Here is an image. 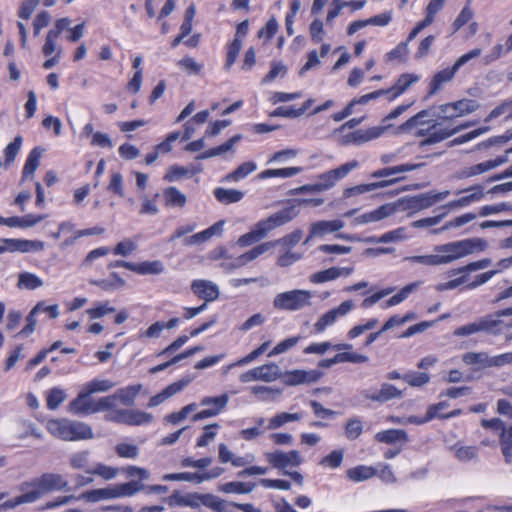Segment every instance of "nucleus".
Wrapping results in <instances>:
<instances>
[{
	"mask_svg": "<svg viewBox=\"0 0 512 512\" xmlns=\"http://www.w3.org/2000/svg\"><path fill=\"white\" fill-rule=\"evenodd\" d=\"M298 215L296 206L285 207L280 211L270 215L266 219L259 221L254 228L240 236L236 242L239 247H247L265 238L269 232L277 227L283 226L293 220Z\"/></svg>",
	"mask_w": 512,
	"mask_h": 512,
	"instance_id": "nucleus-1",
	"label": "nucleus"
},
{
	"mask_svg": "<svg viewBox=\"0 0 512 512\" xmlns=\"http://www.w3.org/2000/svg\"><path fill=\"white\" fill-rule=\"evenodd\" d=\"M68 482L57 473H44L31 482L23 483L21 490L26 491L17 497L15 504L32 503L42 497L45 493L55 490H65Z\"/></svg>",
	"mask_w": 512,
	"mask_h": 512,
	"instance_id": "nucleus-2",
	"label": "nucleus"
},
{
	"mask_svg": "<svg viewBox=\"0 0 512 512\" xmlns=\"http://www.w3.org/2000/svg\"><path fill=\"white\" fill-rule=\"evenodd\" d=\"M47 430L63 441L87 440L94 437L92 428L88 424L66 418L49 420Z\"/></svg>",
	"mask_w": 512,
	"mask_h": 512,
	"instance_id": "nucleus-3",
	"label": "nucleus"
},
{
	"mask_svg": "<svg viewBox=\"0 0 512 512\" xmlns=\"http://www.w3.org/2000/svg\"><path fill=\"white\" fill-rule=\"evenodd\" d=\"M487 247L488 243L485 239L468 238L443 244L437 250L449 253L451 262H453L467 255L485 251Z\"/></svg>",
	"mask_w": 512,
	"mask_h": 512,
	"instance_id": "nucleus-4",
	"label": "nucleus"
},
{
	"mask_svg": "<svg viewBox=\"0 0 512 512\" xmlns=\"http://www.w3.org/2000/svg\"><path fill=\"white\" fill-rule=\"evenodd\" d=\"M449 193V191H442L439 193L426 192L412 197L398 199L396 202L391 203V205L395 206V212L398 210L419 211L429 208L435 203L445 199Z\"/></svg>",
	"mask_w": 512,
	"mask_h": 512,
	"instance_id": "nucleus-5",
	"label": "nucleus"
},
{
	"mask_svg": "<svg viewBox=\"0 0 512 512\" xmlns=\"http://www.w3.org/2000/svg\"><path fill=\"white\" fill-rule=\"evenodd\" d=\"M481 53L482 50L480 48H475L469 51L468 53L462 55L460 58H458L451 68H446L437 72L430 82V90L428 92V95L431 96L436 94L441 89V86L444 83L449 82L453 79L454 75L461 66L466 64L471 59L477 58L478 56L481 55Z\"/></svg>",
	"mask_w": 512,
	"mask_h": 512,
	"instance_id": "nucleus-6",
	"label": "nucleus"
},
{
	"mask_svg": "<svg viewBox=\"0 0 512 512\" xmlns=\"http://www.w3.org/2000/svg\"><path fill=\"white\" fill-rule=\"evenodd\" d=\"M312 294L307 290H292L278 294L273 301L276 309L300 310L311 304Z\"/></svg>",
	"mask_w": 512,
	"mask_h": 512,
	"instance_id": "nucleus-7",
	"label": "nucleus"
},
{
	"mask_svg": "<svg viewBox=\"0 0 512 512\" xmlns=\"http://www.w3.org/2000/svg\"><path fill=\"white\" fill-rule=\"evenodd\" d=\"M105 419L115 423L138 426L152 422L153 416L140 410L118 409L107 414Z\"/></svg>",
	"mask_w": 512,
	"mask_h": 512,
	"instance_id": "nucleus-8",
	"label": "nucleus"
},
{
	"mask_svg": "<svg viewBox=\"0 0 512 512\" xmlns=\"http://www.w3.org/2000/svg\"><path fill=\"white\" fill-rule=\"evenodd\" d=\"M280 377L281 370L279 366L275 363H268L242 373L240 375V381L242 383H248L252 381L272 382L276 379H279Z\"/></svg>",
	"mask_w": 512,
	"mask_h": 512,
	"instance_id": "nucleus-9",
	"label": "nucleus"
},
{
	"mask_svg": "<svg viewBox=\"0 0 512 512\" xmlns=\"http://www.w3.org/2000/svg\"><path fill=\"white\" fill-rule=\"evenodd\" d=\"M322 376L323 373L319 370H292L281 373L280 378L286 386H296L317 382Z\"/></svg>",
	"mask_w": 512,
	"mask_h": 512,
	"instance_id": "nucleus-10",
	"label": "nucleus"
},
{
	"mask_svg": "<svg viewBox=\"0 0 512 512\" xmlns=\"http://www.w3.org/2000/svg\"><path fill=\"white\" fill-rule=\"evenodd\" d=\"M268 462L277 469H283L285 467H297L303 459L297 450H291L289 452H283L280 450L269 452L265 454Z\"/></svg>",
	"mask_w": 512,
	"mask_h": 512,
	"instance_id": "nucleus-11",
	"label": "nucleus"
},
{
	"mask_svg": "<svg viewBox=\"0 0 512 512\" xmlns=\"http://www.w3.org/2000/svg\"><path fill=\"white\" fill-rule=\"evenodd\" d=\"M354 308L352 300H346L342 302L338 307L333 308L324 313L314 324V328L317 332H323L327 326L332 325L336 322L338 317L345 316Z\"/></svg>",
	"mask_w": 512,
	"mask_h": 512,
	"instance_id": "nucleus-12",
	"label": "nucleus"
},
{
	"mask_svg": "<svg viewBox=\"0 0 512 512\" xmlns=\"http://www.w3.org/2000/svg\"><path fill=\"white\" fill-rule=\"evenodd\" d=\"M391 125L386 126H376L369 128L367 130H357L351 133L344 135L340 144L349 145V144H362L368 142L370 140L376 139L380 137L386 129H388Z\"/></svg>",
	"mask_w": 512,
	"mask_h": 512,
	"instance_id": "nucleus-13",
	"label": "nucleus"
},
{
	"mask_svg": "<svg viewBox=\"0 0 512 512\" xmlns=\"http://www.w3.org/2000/svg\"><path fill=\"white\" fill-rule=\"evenodd\" d=\"M359 165L358 161L352 160L347 162L335 169L324 172L318 176V179L322 187H325V191L332 188L336 182L343 179L349 172L357 168Z\"/></svg>",
	"mask_w": 512,
	"mask_h": 512,
	"instance_id": "nucleus-14",
	"label": "nucleus"
},
{
	"mask_svg": "<svg viewBox=\"0 0 512 512\" xmlns=\"http://www.w3.org/2000/svg\"><path fill=\"white\" fill-rule=\"evenodd\" d=\"M478 108L479 103L474 99H461L459 101L446 103L440 106L442 113H447V110H453V113L444 117L446 120L470 114L476 111Z\"/></svg>",
	"mask_w": 512,
	"mask_h": 512,
	"instance_id": "nucleus-15",
	"label": "nucleus"
},
{
	"mask_svg": "<svg viewBox=\"0 0 512 512\" xmlns=\"http://www.w3.org/2000/svg\"><path fill=\"white\" fill-rule=\"evenodd\" d=\"M227 394H222L217 397H204L201 400L202 406H210V404H214V408L204 409L195 415L192 416V421H199L205 418L214 417L218 415L227 405L228 403Z\"/></svg>",
	"mask_w": 512,
	"mask_h": 512,
	"instance_id": "nucleus-16",
	"label": "nucleus"
},
{
	"mask_svg": "<svg viewBox=\"0 0 512 512\" xmlns=\"http://www.w3.org/2000/svg\"><path fill=\"white\" fill-rule=\"evenodd\" d=\"M69 411L74 415H88L98 412L97 401L90 398V395L81 391L68 406Z\"/></svg>",
	"mask_w": 512,
	"mask_h": 512,
	"instance_id": "nucleus-17",
	"label": "nucleus"
},
{
	"mask_svg": "<svg viewBox=\"0 0 512 512\" xmlns=\"http://www.w3.org/2000/svg\"><path fill=\"white\" fill-rule=\"evenodd\" d=\"M361 395L366 400L385 403L393 399H400L403 395V392L390 383H383L378 392L372 393L369 390H364L361 392Z\"/></svg>",
	"mask_w": 512,
	"mask_h": 512,
	"instance_id": "nucleus-18",
	"label": "nucleus"
},
{
	"mask_svg": "<svg viewBox=\"0 0 512 512\" xmlns=\"http://www.w3.org/2000/svg\"><path fill=\"white\" fill-rule=\"evenodd\" d=\"M508 161L507 156H498L495 159L488 160L477 165L466 167L457 173V178H469L475 175L482 174L486 171L492 170Z\"/></svg>",
	"mask_w": 512,
	"mask_h": 512,
	"instance_id": "nucleus-19",
	"label": "nucleus"
},
{
	"mask_svg": "<svg viewBox=\"0 0 512 512\" xmlns=\"http://www.w3.org/2000/svg\"><path fill=\"white\" fill-rule=\"evenodd\" d=\"M403 179H404V177H398V178H394V179H390V180H381V181L373 182V183H369V184H360V185H357L354 187H349L343 191V197L349 198V197H352V196H355L358 194H364L367 192L374 191L376 189L385 188V187L393 185Z\"/></svg>",
	"mask_w": 512,
	"mask_h": 512,
	"instance_id": "nucleus-20",
	"label": "nucleus"
},
{
	"mask_svg": "<svg viewBox=\"0 0 512 512\" xmlns=\"http://www.w3.org/2000/svg\"><path fill=\"white\" fill-rule=\"evenodd\" d=\"M440 246L441 245H438L434 248V251L436 252L435 254L411 256L407 259L411 262L420 263L427 266H439L452 263L449 253L440 252L437 250Z\"/></svg>",
	"mask_w": 512,
	"mask_h": 512,
	"instance_id": "nucleus-21",
	"label": "nucleus"
},
{
	"mask_svg": "<svg viewBox=\"0 0 512 512\" xmlns=\"http://www.w3.org/2000/svg\"><path fill=\"white\" fill-rule=\"evenodd\" d=\"M395 213V206L391 205V203L384 204L377 209L362 214L354 219V222L357 224H366L369 222H377L382 219H385L392 214Z\"/></svg>",
	"mask_w": 512,
	"mask_h": 512,
	"instance_id": "nucleus-22",
	"label": "nucleus"
},
{
	"mask_svg": "<svg viewBox=\"0 0 512 512\" xmlns=\"http://www.w3.org/2000/svg\"><path fill=\"white\" fill-rule=\"evenodd\" d=\"M266 252H267V246L260 244L256 247L252 248L248 252L240 255L233 262L223 263L222 267L226 270H233V269L240 268V267L246 265L248 262L255 260L256 258H258L259 256L263 255Z\"/></svg>",
	"mask_w": 512,
	"mask_h": 512,
	"instance_id": "nucleus-23",
	"label": "nucleus"
},
{
	"mask_svg": "<svg viewBox=\"0 0 512 512\" xmlns=\"http://www.w3.org/2000/svg\"><path fill=\"white\" fill-rule=\"evenodd\" d=\"M469 191H474V192L467 196H463L457 200H453V201L449 202L447 205H444L442 208L443 209H454L457 207H464V206H467L468 204H470L471 202L482 199L484 196L483 187L481 185H475V186H471L465 190H460L457 192V194H460L462 192H469Z\"/></svg>",
	"mask_w": 512,
	"mask_h": 512,
	"instance_id": "nucleus-24",
	"label": "nucleus"
},
{
	"mask_svg": "<svg viewBox=\"0 0 512 512\" xmlns=\"http://www.w3.org/2000/svg\"><path fill=\"white\" fill-rule=\"evenodd\" d=\"M191 288L193 292L206 302L213 301L218 298L219 290L216 285L206 280H195L193 281Z\"/></svg>",
	"mask_w": 512,
	"mask_h": 512,
	"instance_id": "nucleus-25",
	"label": "nucleus"
},
{
	"mask_svg": "<svg viewBox=\"0 0 512 512\" xmlns=\"http://www.w3.org/2000/svg\"><path fill=\"white\" fill-rule=\"evenodd\" d=\"M344 227L341 220H322L311 224L310 237L324 236L328 233L339 231Z\"/></svg>",
	"mask_w": 512,
	"mask_h": 512,
	"instance_id": "nucleus-26",
	"label": "nucleus"
},
{
	"mask_svg": "<svg viewBox=\"0 0 512 512\" xmlns=\"http://www.w3.org/2000/svg\"><path fill=\"white\" fill-rule=\"evenodd\" d=\"M303 232L302 230L298 229L293 231L292 233L285 235L284 237L274 240V241H268L265 243H262L261 245L267 246V251L274 248L277 245L282 246L284 249L290 250L295 245H297L300 240L302 239Z\"/></svg>",
	"mask_w": 512,
	"mask_h": 512,
	"instance_id": "nucleus-27",
	"label": "nucleus"
},
{
	"mask_svg": "<svg viewBox=\"0 0 512 512\" xmlns=\"http://www.w3.org/2000/svg\"><path fill=\"white\" fill-rule=\"evenodd\" d=\"M375 440L385 444H395L398 442H407V433L402 429H389L375 434Z\"/></svg>",
	"mask_w": 512,
	"mask_h": 512,
	"instance_id": "nucleus-28",
	"label": "nucleus"
},
{
	"mask_svg": "<svg viewBox=\"0 0 512 512\" xmlns=\"http://www.w3.org/2000/svg\"><path fill=\"white\" fill-rule=\"evenodd\" d=\"M165 206L182 208L186 205V195L180 192L176 187H167L163 190Z\"/></svg>",
	"mask_w": 512,
	"mask_h": 512,
	"instance_id": "nucleus-29",
	"label": "nucleus"
},
{
	"mask_svg": "<svg viewBox=\"0 0 512 512\" xmlns=\"http://www.w3.org/2000/svg\"><path fill=\"white\" fill-rule=\"evenodd\" d=\"M241 138H242V136L240 134L234 135L233 137H231L229 140H227L222 145L215 147V148L208 149L205 152L199 154L198 156H196V159L204 160L207 158L215 157V156L221 155L223 153H226V152L230 151L233 148V146L241 140Z\"/></svg>",
	"mask_w": 512,
	"mask_h": 512,
	"instance_id": "nucleus-30",
	"label": "nucleus"
},
{
	"mask_svg": "<svg viewBox=\"0 0 512 512\" xmlns=\"http://www.w3.org/2000/svg\"><path fill=\"white\" fill-rule=\"evenodd\" d=\"M455 457L461 462H469L478 459L479 448L477 446H465L461 443H456L450 448Z\"/></svg>",
	"mask_w": 512,
	"mask_h": 512,
	"instance_id": "nucleus-31",
	"label": "nucleus"
},
{
	"mask_svg": "<svg viewBox=\"0 0 512 512\" xmlns=\"http://www.w3.org/2000/svg\"><path fill=\"white\" fill-rule=\"evenodd\" d=\"M256 485L252 482L232 481L218 486V490L223 493L249 494L255 489Z\"/></svg>",
	"mask_w": 512,
	"mask_h": 512,
	"instance_id": "nucleus-32",
	"label": "nucleus"
},
{
	"mask_svg": "<svg viewBox=\"0 0 512 512\" xmlns=\"http://www.w3.org/2000/svg\"><path fill=\"white\" fill-rule=\"evenodd\" d=\"M44 152V149L41 147H35L31 150L26 160V163L23 168V179H26L30 176H33L36 169L40 164V158Z\"/></svg>",
	"mask_w": 512,
	"mask_h": 512,
	"instance_id": "nucleus-33",
	"label": "nucleus"
},
{
	"mask_svg": "<svg viewBox=\"0 0 512 512\" xmlns=\"http://www.w3.org/2000/svg\"><path fill=\"white\" fill-rule=\"evenodd\" d=\"M423 166L422 163L418 164H401L393 167H386L371 173V178H381L395 175L397 173H403L408 171H413Z\"/></svg>",
	"mask_w": 512,
	"mask_h": 512,
	"instance_id": "nucleus-34",
	"label": "nucleus"
},
{
	"mask_svg": "<svg viewBox=\"0 0 512 512\" xmlns=\"http://www.w3.org/2000/svg\"><path fill=\"white\" fill-rule=\"evenodd\" d=\"M88 502H98L100 500L117 498L115 485L112 487L94 489L81 495Z\"/></svg>",
	"mask_w": 512,
	"mask_h": 512,
	"instance_id": "nucleus-35",
	"label": "nucleus"
},
{
	"mask_svg": "<svg viewBox=\"0 0 512 512\" xmlns=\"http://www.w3.org/2000/svg\"><path fill=\"white\" fill-rule=\"evenodd\" d=\"M467 365H475L478 369L490 368V355L486 352H468L462 357Z\"/></svg>",
	"mask_w": 512,
	"mask_h": 512,
	"instance_id": "nucleus-36",
	"label": "nucleus"
},
{
	"mask_svg": "<svg viewBox=\"0 0 512 512\" xmlns=\"http://www.w3.org/2000/svg\"><path fill=\"white\" fill-rule=\"evenodd\" d=\"M164 271V265L161 261H144L141 263H134L133 272L140 275H158Z\"/></svg>",
	"mask_w": 512,
	"mask_h": 512,
	"instance_id": "nucleus-37",
	"label": "nucleus"
},
{
	"mask_svg": "<svg viewBox=\"0 0 512 512\" xmlns=\"http://www.w3.org/2000/svg\"><path fill=\"white\" fill-rule=\"evenodd\" d=\"M419 80V76L410 73H404L400 75L397 79L396 83L392 86L393 94L391 96V100L395 99L403 92H405L413 83H416Z\"/></svg>",
	"mask_w": 512,
	"mask_h": 512,
	"instance_id": "nucleus-38",
	"label": "nucleus"
},
{
	"mask_svg": "<svg viewBox=\"0 0 512 512\" xmlns=\"http://www.w3.org/2000/svg\"><path fill=\"white\" fill-rule=\"evenodd\" d=\"M494 315H487L479 319L480 330L481 332H487L493 335H498L501 333V326L503 325V321Z\"/></svg>",
	"mask_w": 512,
	"mask_h": 512,
	"instance_id": "nucleus-39",
	"label": "nucleus"
},
{
	"mask_svg": "<svg viewBox=\"0 0 512 512\" xmlns=\"http://www.w3.org/2000/svg\"><path fill=\"white\" fill-rule=\"evenodd\" d=\"M214 196L221 203L231 204L239 202L243 198L244 193L234 189L216 188Z\"/></svg>",
	"mask_w": 512,
	"mask_h": 512,
	"instance_id": "nucleus-40",
	"label": "nucleus"
},
{
	"mask_svg": "<svg viewBox=\"0 0 512 512\" xmlns=\"http://www.w3.org/2000/svg\"><path fill=\"white\" fill-rule=\"evenodd\" d=\"M376 475V469L369 466H357L347 470V477L354 481H365Z\"/></svg>",
	"mask_w": 512,
	"mask_h": 512,
	"instance_id": "nucleus-41",
	"label": "nucleus"
},
{
	"mask_svg": "<svg viewBox=\"0 0 512 512\" xmlns=\"http://www.w3.org/2000/svg\"><path fill=\"white\" fill-rule=\"evenodd\" d=\"M141 388V384L131 385L126 388L117 390L115 395L117 400H119L122 404L131 406L134 404L135 398L137 394L140 392Z\"/></svg>",
	"mask_w": 512,
	"mask_h": 512,
	"instance_id": "nucleus-42",
	"label": "nucleus"
},
{
	"mask_svg": "<svg viewBox=\"0 0 512 512\" xmlns=\"http://www.w3.org/2000/svg\"><path fill=\"white\" fill-rule=\"evenodd\" d=\"M201 171V168H186L178 165L170 166L167 173L164 176V180L173 182L179 180L186 175H194Z\"/></svg>",
	"mask_w": 512,
	"mask_h": 512,
	"instance_id": "nucleus-43",
	"label": "nucleus"
},
{
	"mask_svg": "<svg viewBox=\"0 0 512 512\" xmlns=\"http://www.w3.org/2000/svg\"><path fill=\"white\" fill-rule=\"evenodd\" d=\"M144 488L145 485L138 481H130L115 485L117 498L133 496Z\"/></svg>",
	"mask_w": 512,
	"mask_h": 512,
	"instance_id": "nucleus-44",
	"label": "nucleus"
},
{
	"mask_svg": "<svg viewBox=\"0 0 512 512\" xmlns=\"http://www.w3.org/2000/svg\"><path fill=\"white\" fill-rule=\"evenodd\" d=\"M18 287L20 289L34 290L43 285V281L35 274L23 272L19 274Z\"/></svg>",
	"mask_w": 512,
	"mask_h": 512,
	"instance_id": "nucleus-45",
	"label": "nucleus"
},
{
	"mask_svg": "<svg viewBox=\"0 0 512 512\" xmlns=\"http://www.w3.org/2000/svg\"><path fill=\"white\" fill-rule=\"evenodd\" d=\"M302 171L301 167H289V168H280V169H268L259 174L261 179H266L270 177H282L288 178L299 174Z\"/></svg>",
	"mask_w": 512,
	"mask_h": 512,
	"instance_id": "nucleus-46",
	"label": "nucleus"
},
{
	"mask_svg": "<svg viewBox=\"0 0 512 512\" xmlns=\"http://www.w3.org/2000/svg\"><path fill=\"white\" fill-rule=\"evenodd\" d=\"M455 135V130L451 129H434L429 133V136L420 142V146L432 145L441 142L451 136Z\"/></svg>",
	"mask_w": 512,
	"mask_h": 512,
	"instance_id": "nucleus-47",
	"label": "nucleus"
},
{
	"mask_svg": "<svg viewBox=\"0 0 512 512\" xmlns=\"http://www.w3.org/2000/svg\"><path fill=\"white\" fill-rule=\"evenodd\" d=\"M115 386V383L111 382L110 380H99L94 379L88 383L85 384L82 391L89 394L90 396L97 392H106L112 389Z\"/></svg>",
	"mask_w": 512,
	"mask_h": 512,
	"instance_id": "nucleus-48",
	"label": "nucleus"
},
{
	"mask_svg": "<svg viewBox=\"0 0 512 512\" xmlns=\"http://www.w3.org/2000/svg\"><path fill=\"white\" fill-rule=\"evenodd\" d=\"M300 419H301V414H299V413L282 412V413L275 415L274 417H272L269 420V424H268L267 428L270 430L277 429V428L283 426L287 422L299 421Z\"/></svg>",
	"mask_w": 512,
	"mask_h": 512,
	"instance_id": "nucleus-49",
	"label": "nucleus"
},
{
	"mask_svg": "<svg viewBox=\"0 0 512 512\" xmlns=\"http://www.w3.org/2000/svg\"><path fill=\"white\" fill-rule=\"evenodd\" d=\"M256 169L254 162L242 163L236 170L226 175L225 180L227 181H239L245 178L247 175L252 173Z\"/></svg>",
	"mask_w": 512,
	"mask_h": 512,
	"instance_id": "nucleus-50",
	"label": "nucleus"
},
{
	"mask_svg": "<svg viewBox=\"0 0 512 512\" xmlns=\"http://www.w3.org/2000/svg\"><path fill=\"white\" fill-rule=\"evenodd\" d=\"M429 115V110H422L413 117L409 118L406 122L397 127V133H403L412 130L419 124H424V117Z\"/></svg>",
	"mask_w": 512,
	"mask_h": 512,
	"instance_id": "nucleus-51",
	"label": "nucleus"
},
{
	"mask_svg": "<svg viewBox=\"0 0 512 512\" xmlns=\"http://www.w3.org/2000/svg\"><path fill=\"white\" fill-rule=\"evenodd\" d=\"M363 432L362 421L359 418L348 419L345 425V435L350 440L357 439Z\"/></svg>",
	"mask_w": 512,
	"mask_h": 512,
	"instance_id": "nucleus-52",
	"label": "nucleus"
},
{
	"mask_svg": "<svg viewBox=\"0 0 512 512\" xmlns=\"http://www.w3.org/2000/svg\"><path fill=\"white\" fill-rule=\"evenodd\" d=\"M491 259L484 258L475 262H470L469 264L459 267L457 269H453L450 271L451 275H456L458 273H469L481 269L487 268L491 264Z\"/></svg>",
	"mask_w": 512,
	"mask_h": 512,
	"instance_id": "nucleus-53",
	"label": "nucleus"
},
{
	"mask_svg": "<svg viewBox=\"0 0 512 512\" xmlns=\"http://www.w3.org/2000/svg\"><path fill=\"white\" fill-rule=\"evenodd\" d=\"M66 397L63 389L58 387L52 388L47 395V407L50 410H56L65 401Z\"/></svg>",
	"mask_w": 512,
	"mask_h": 512,
	"instance_id": "nucleus-54",
	"label": "nucleus"
},
{
	"mask_svg": "<svg viewBox=\"0 0 512 512\" xmlns=\"http://www.w3.org/2000/svg\"><path fill=\"white\" fill-rule=\"evenodd\" d=\"M402 379L413 387H422L427 384L430 377L425 372H408L403 375Z\"/></svg>",
	"mask_w": 512,
	"mask_h": 512,
	"instance_id": "nucleus-55",
	"label": "nucleus"
},
{
	"mask_svg": "<svg viewBox=\"0 0 512 512\" xmlns=\"http://www.w3.org/2000/svg\"><path fill=\"white\" fill-rule=\"evenodd\" d=\"M501 115H506V118H512V99L502 102L500 105L495 107L485 119V122H489Z\"/></svg>",
	"mask_w": 512,
	"mask_h": 512,
	"instance_id": "nucleus-56",
	"label": "nucleus"
},
{
	"mask_svg": "<svg viewBox=\"0 0 512 512\" xmlns=\"http://www.w3.org/2000/svg\"><path fill=\"white\" fill-rule=\"evenodd\" d=\"M475 218H476V215L474 213H466V214H463V215H461L459 217L454 218L453 220L447 222L440 229H435L432 232L436 234V233H439L441 231L448 230L450 228L460 227V226H462V225H464V224L474 220Z\"/></svg>",
	"mask_w": 512,
	"mask_h": 512,
	"instance_id": "nucleus-57",
	"label": "nucleus"
},
{
	"mask_svg": "<svg viewBox=\"0 0 512 512\" xmlns=\"http://www.w3.org/2000/svg\"><path fill=\"white\" fill-rule=\"evenodd\" d=\"M22 145V137L16 136L14 140L8 144V146L5 148V164L10 165L14 162L20 148Z\"/></svg>",
	"mask_w": 512,
	"mask_h": 512,
	"instance_id": "nucleus-58",
	"label": "nucleus"
},
{
	"mask_svg": "<svg viewBox=\"0 0 512 512\" xmlns=\"http://www.w3.org/2000/svg\"><path fill=\"white\" fill-rule=\"evenodd\" d=\"M89 455V451H80L72 454L69 458L71 467L74 469H85L87 471Z\"/></svg>",
	"mask_w": 512,
	"mask_h": 512,
	"instance_id": "nucleus-59",
	"label": "nucleus"
},
{
	"mask_svg": "<svg viewBox=\"0 0 512 512\" xmlns=\"http://www.w3.org/2000/svg\"><path fill=\"white\" fill-rule=\"evenodd\" d=\"M42 305V302H39L32 310L31 312L28 314V316L26 317V325L25 327L19 332L18 335H21V336H28L30 335L31 333L34 332L35 330V326H36V314L38 313V311H40V306Z\"/></svg>",
	"mask_w": 512,
	"mask_h": 512,
	"instance_id": "nucleus-60",
	"label": "nucleus"
},
{
	"mask_svg": "<svg viewBox=\"0 0 512 512\" xmlns=\"http://www.w3.org/2000/svg\"><path fill=\"white\" fill-rule=\"evenodd\" d=\"M241 48H242L241 39L235 37L233 42L228 47L227 58H226V63H225L226 69H230V67L235 63Z\"/></svg>",
	"mask_w": 512,
	"mask_h": 512,
	"instance_id": "nucleus-61",
	"label": "nucleus"
},
{
	"mask_svg": "<svg viewBox=\"0 0 512 512\" xmlns=\"http://www.w3.org/2000/svg\"><path fill=\"white\" fill-rule=\"evenodd\" d=\"M337 267H331L323 271H319L310 276V281L313 283H324L327 281L337 279Z\"/></svg>",
	"mask_w": 512,
	"mask_h": 512,
	"instance_id": "nucleus-62",
	"label": "nucleus"
},
{
	"mask_svg": "<svg viewBox=\"0 0 512 512\" xmlns=\"http://www.w3.org/2000/svg\"><path fill=\"white\" fill-rule=\"evenodd\" d=\"M87 473L99 475L105 480H110L116 477L118 469L104 464H97L93 470H87Z\"/></svg>",
	"mask_w": 512,
	"mask_h": 512,
	"instance_id": "nucleus-63",
	"label": "nucleus"
},
{
	"mask_svg": "<svg viewBox=\"0 0 512 512\" xmlns=\"http://www.w3.org/2000/svg\"><path fill=\"white\" fill-rule=\"evenodd\" d=\"M343 461V452L340 450H334L329 455L323 457L320 461V465L328 466L331 468H337Z\"/></svg>",
	"mask_w": 512,
	"mask_h": 512,
	"instance_id": "nucleus-64",
	"label": "nucleus"
}]
</instances>
